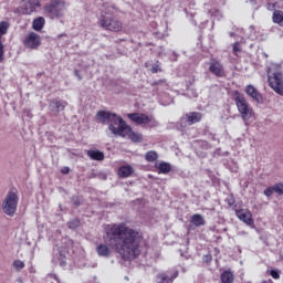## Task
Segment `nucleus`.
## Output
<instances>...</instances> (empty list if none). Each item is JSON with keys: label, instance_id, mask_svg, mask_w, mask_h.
Returning <instances> with one entry per match:
<instances>
[{"label": "nucleus", "instance_id": "nucleus-20", "mask_svg": "<svg viewBox=\"0 0 283 283\" xmlns=\"http://www.w3.org/2000/svg\"><path fill=\"white\" fill-rule=\"evenodd\" d=\"M190 222L191 224H193V227H205L206 224V221L202 214H198V213L191 216Z\"/></svg>", "mask_w": 283, "mask_h": 283}, {"label": "nucleus", "instance_id": "nucleus-18", "mask_svg": "<svg viewBox=\"0 0 283 283\" xmlns=\"http://www.w3.org/2000/svg\"><path fill=\"white\" fill-rule=\"evenodd\" d=\"M43 28H45V18L38 17L36 19L33 20L32 29L35 30V32H41Z\"/></svg>", "mask_w": 283, "mask_h": 283}, {"label": "nucleus", "instance_id": "nucleus-15", "mask_svg": "<svg viewBox=\"0 0 283 283\" xmlns=\"http://www.w3.org/2000/svg\"><path fill=\"white\" fill-rule=\"evenodd\" d=\"M245 94L251 96V98H253V101L256 103H262V94H260V92H258L253 85H248L245 87Z\"/></svg>", "mask_w": 283, "mask_h": 283}, {"label": "nucleus", "instance_id": "nucleus-14", "mask_svg": "<svg viewBox=\"0 0 283 283\" xmlns=\"http://www.w3.org/2000/svg\"><path fill=\"white\" fill-rule=\"evenodd\" d=\"M176 277H178V271L160 272L157 274V283H174Z\"/></svg>", "mask_w": 283, "mask_h": 283}, {"label": "nucleus", "instance_id": "nucleus-19", "mask_svg": "<svg viewBox=\"0 0 283 283\" xmlns=\"http://www.w3.org/2000/svg\"><path fill=\"white\" fill-rule=\"evenodd\" d=\"M86 155L88 158H91V160H105V154L101 150H87Z\"/></svg>", "mask_w": 283, "mask_h": 283}, {"label": "nucleus", "instance_id": "nucleus-28", "mask_svg": "<svg viewBox=\"0 0 283 283\" xmlns=\"http://www.w3.org/2000/svg\"><path fill=\"white\" fill-rule=\"evenodd\" d=\"M274 188V193H277L279 196H283V184L280 182V184H275L273 186Z\"/></svg>", "mask_w": 283, "mask_h": 283}, {"label": "nucleus", "instance_id": "nucleus-7", "mask_svg": "<svg viewBox=\"0 0 283 283\" xmlns=\"http://www.w3.org/2000/svg\"><path fill=\"white\" fill-rule=\"evenodd\" d=\"M127 117L136 125H149V127H158V120L144 113H130L127 115Z\"/></svg>", "mask_w": 283, "mask_h": 283}, {"label": "nucleus", "instance_id": "nucleus-17", "mask_svg": "<svg viewBox=\"0 0 283 283\" xmlns=\"http://www.w3.org/2000/svg\"><path fill=\"white\" fill-rule=\"evenodd\" d=\"M28 6L24 8L23 14H32L36 8H41V1L39 0H28Z\"/></svg>", "mask_w": 283, "mask_h": 283}, {"label": "nucleus", "instance_id": "nucleus-33", "mask_svg": "<svg viewBox=\"0 0 283 283\" xmlns=\"http://www.w3.org/2000/svg\"><path fill=\"white\" fill-rule=\"evenodd\" d=\"M232 50H233V54L235 56H238V51L240 50V42H234L233 46H232Z\"/></svg>", "mask_w": 283, "mask_h": 283}, {"label": "nucleus", "instance_id": "nucleus-23", "mask_svg": "<svg viewBox=\"0 0 283 283\" xmlns=\"http://www.w3.org/2000/svg\"><path fill=\"white\" fill-rule=\"evenodd\" d=\"M272 21L273 23H276L277 25H282L283 23V11L282 10H274L272 14Z\"/></svg>", "mask_w": 283, "mask_h": 283}, {"label": "nucleus", "instance_id": "nucleus-8", "mask_svg": "<svg viewBox=\"0 0 283 283\" xmlns=\"http://www.w3.org/2000/svg\"><path fill=\"white\" fill-rule=\"evenodd\" d=\"M270 87L280 96H283V74L281 72H274L268 75Z\"/></svg>", "mask_w": 283, "mask_h": 283}, {"label": "nucleus", "instance_id": "nucleus-30", "mask_svg": "<svg viewBox=\"0 0 283 283\" xmlns=\"http://www.w3.org/2000/svg\"><path fill=\"white\" fill-rule=\"evenodd\" d=\"M59 260H60V266H65V264H67L65 262V252H63V250H60V258H59Z\"/></svg>", "mask_w": 283, "mask_h": 283}, {"label": "nucleus", "instance_id": "nucleus-1", "mask_svg": "<svg viewBox=\"0 0 283 283\" xmlns=\"http://www.w3.org/2000/svg\"><path fill=\"white\" fill-rule=\"evenodd\" d=\"M103 240L105 243L96 247V253L99 258H109L113 249L120 255L122 260L133 262L143 253L140 249L143 234L134 228H129L125 222L107 224L104 228Z\"/></svg>", "mask_w": 283, "mask_h": 283}, {"label": "nucleus", "instance_id": "nucleus-32", "mask_svg": "<svg viewBox=\"0 0 283 283\" xmlns=\"http://www.w3.org/2000/svg\"><path fill=\"white\" fill-rule=\"evenodd\" d=\"M270 275L273 277V280H280V272L276 270H271Z\"/></svg>", "mask_w": 283, "mask_h": 283}, {"label": "nucleus", "instance_id": "nucleus-21", "mask_svg": "<svg viewBox=\"0 0 283 283\" xmlns=\"http://www.w3.org/2000/svg\"><path fill=\"white\" fill-rule=\"evenodd\" d=\"M221 283H233L235 277L233 276V272L231 270H226L221 273Z\"/></svg>", "mask_w": 283, "mask_h": 283}, {"label": "nucleus", "instance_id": "nucleus-3", "mask_svg": "<svg viewBox=\"0 0 283 283\" xmlns=\"http://www.w3.org/2000/svg\"><path fill=\"white\" fill-rule=\"evenodd\" d=\"M116 12H118V9L115 4L105 7V10L98 17L97 23L99 28L108 32H123V21L114 15Z\"/></svg>", "mask_w": 283, "mask_h": 283}, {"label": "nucleus", "instance_id": "nucleus-37", "mask_svg": "<svg viewBox=\"0 0 283 283\" xmlns=\"http://www.w3.org/2000/svg\"><path fill=\"white\" fill-rule=\"evenodd\" d=\"M61 174H64V175L70 174V167H63V168L61 169Z\"/></svg>", "mask_w": 283, "mask_h": 283}, {"label": "nucleus", "instance_id": "nucleus-6", "mask_svg": "<svg viewBox=\"0 0 283 283\" xmlns=\"http://www.w3.org/2000/svg\"><path fill=\"white\" fill-rule=\"evenodd\" d=\"M19 205V195L14 191H9L2 202V209L7 216H14Z\"/></svg>", "mask_w": 283, "mask_h": 283}, {"label": "nucleus", "instance_id": "nucleus-13", "mask_svg": "<svg viewBox=\"0 0 283 283\" xmlns=\"http://www.w3.org/2000/svg\"><path fill=\"white\" fill-rule=\"evenodd\" d=\"M8 28H10V23H8L7 21L0 22V63H3V56L6 54L3 42H1V39L3 34H8Z\"/></svg>", "mask_w": 283, "mask_h": 283}, {"label": "nucleus", "instance_id": "nucleus-4", "mask_svg": "<svg viewBox=\"0 0 283 283\" xmlns=\"http://www.w3.org/2000/svg\"><path fill=\"white\" fill-rule=\"evenodd\" d=\"M234 103L237 105V109L239 114L241 115L242 120L245 125H249V120L255 116V112H253V107L249 105V102L247 101V97L239 91H234Z\"/></svg>", "mask_w": 283, "mask_h": 283}, {"label": "nucleus", "instance_id": "nucleus-26", "mask_svg": "<svg viewBox=\"0 0 283 283\" xmlns=\"http://www.w3.org/2000/svg\"><path fill=\"white\" fill-rule=\"evenodd\" d=\"M53 105H55V108L57 109V112H63V109H65V107H67V103L63 102L61 99H53Z\"/></svg>", "mask_w": 283, "mask_h": 283}, {"label": "nucleus", "instance_id": "nucleus-11", "mask_svg": "<svg viewBox=\"0 0 283 283\" xmlns=\"http://www.w3.org/2000/svg\"><path fill=\"white\" fill-rule=\"evenodd\" d=\"M202 120V113L198 112H190L186 114L185 117L181 118V123L185 125V127L196 125V123H200Z\"/></svg>", "mask_w": 283, "mask_h": 283}, {"label": "nucleus", "instance_id": "nucleus-40", "mask_svg": "<svg viewBox=\"0 0 283 283\" xmlns=\"http://www.w3.org/2000/svg\"><path fill=\"white\" fill-rule=\"evenodd\" d=\"M153 72H155V73L158 72V69H153Z\"/></svg>", "mask_w": 283, "mask_h": 283}, {"label": "nucleus", "instance_id": "nucleus-9", "mask_svg": "<svg viewBox=\"0 0 283 283\" xmlns=\"http://www.w3.org/2000/svg\"><path fill=\"white\" fill-rule=\"evenodd\" d=\"M23 45L28 50H39L41 48V35L35 32H30L23 40Z\"/></svg>", "mask_w": 283, "mask_h": 283}, {"label": "nucleus", "instance_id": "nucleus-27", "mask_svg": "<svg viewBox=\"0 0 283 283\" xmlns=\"http://www.w3.org/2000/svg\"><path fill=\"white\" fill-rule=\"evenodd\" d=\"M69 229H78L81 227V219L75 218L67 222Z\"/></svg>", "mask_w": 283, "mask_h": 283}, {"label": "nucleus", "instance_id": "nucleus-31", "mask_svg": "<svg viewBox=\"0 0 283 283\" xmlns=\"http://www.w3.org/2000/svg\"><path fill=\"white\" fill-rule=\"evenodd\" d=\"M273 193H275V190H274L273 186H272V187H268V188L264 190V196H266V198H271V196H272Z\"/></svg>", "mask_w": 283, "mask_h": 283}, {"label": "nucleus", "instance_id": "nucleus-2", "mask_svg": "<svg viewBox=\"0 0 283 283\" xmlns=\"http://www.w3.org/2000/svg\"><path fill=\"white\" fill-rule=\"evenodd\" d=\"M96 118L102 123V125L111 123L108 129L115 136H122V138H125L126 136H129V132H132V127L127 126V124H125V119L116 115V113L98 111Z\"/></svg>", "mask_w": 283, "mask_h": 283}, {"label": "nucleus", "instance_id": "nucleus-38", "mask_svg": "<svg viewBox=\"0 0 283 283\" xmlns=\"http://www.w3.org/2000/svg\"><path fill=\"white\" fill-rule=\"evenodd\" d=\"M75 76H77L78 81H81L83 77L81 76V74L78 73V70L74 71Z\"/></svg>", "mask_w": 283, "mask_h": 283}, {"label": "nucleus", "instance_id": "nucleus-10", "mask_svg": "<svg viewBox=\"0 0 283 283\" xmlns=\"http://www.w3.org/2000/svg\"><path fill=\"white\" fill-rule=\"evenodd\" d=\"M209 72L217 76L218 78H222L224 76V65L220 63V61L216 59L210 60V66H209Z\"/></svg>", "mask_w": 283, "mask_h": 283}, {"label": "nucleus", "instance_id": "nucleus-29", "mask_svg": "<svg viewBox=\"0 0 283 283\" xmlns=\"http://www.w3.org/2000/svg\"><path fill=\"white\" fill-rule=\"evenodd\" d=\"M13 266L17 271H21V269H25V263H23L21 260H15L13 262Z\"/></svg>", "mask_w": 283, "mask_h": 283}, {"label": "nucleus", "instance_id": "nucleus-16", "mask_svg": "<svg viewBox=\"0 0 283 283\" xmlns=\"http://www.w3.org/2000/svg\"><path fill=\"white\" fill-rule=\"evenodd\" d=\"M133 175H134V167H132L130 165L120 166L117 169L118 178H129V176H133Z\"/></svg>", "mask_w": 283, "mask_h": 283}, {"label": "nucleus", "instance_id": "nucleus-24", "mask_svg": "<svg viewBox=\"0 0 283 283\" xmlns=\"http://www.w3.org/2000/svg\"><path fill=\"white\" fill-rule=\"evenodd\" d=\"M128 138L133 143H143V134L136 133L133 129H130V132L128 133Z\"/></svg>", "mask_w": 283, "mask_h": 283}, {"label": "nucleus", "instance_id": "nucleus-12", "mask_svg": "<svg viewBox=\"0 0 283 283\" xmlns=\"http://www.w3.org/2000/svg\"><path fill=\"white\" fill-rule=\"evenodd\" d=\"M235 216L241 220V222H244V224H248V227H251L253 224V213H251V210L249 209H240L235 210Z\"/></svg>", "mask_w": 283, "mask_h": 283}, {"label": "nucleus", "instance_id": "nucleus-22", "mask_svg": "<svg viewBox=\"0 0 283 283\" xmlns=\"http://www.w3.org/2000/svg\"><path fill=\"white\" fill-rule=\"evenodd\" d=\"M156 169H158V174H169L171 171V165L166 161H161L156 164Z\"/></svg>", "mask_w": 283, "mask_h": 283}, {"label": "nucleus", "instance_id": "nucleus-5", "mask_svg": "<svg viewBox=\"0 0 283 283\" xmlns=\"http://www.w3.org/2000/svg\"><path fill=\"white\" fill-rule=\"evenodd\" d=\"M44 11L49 14L50 19H61L63 12H65V1L52 0L44 6Z\"/></svg>", "mask_w": 283, "mask_h": 283}, {"label": "nucleus", "instance_id": "nucleus-25", "mask_svg": "<svg viewBox=\"0 0 283 283\" xmlns=\"http://www.w3.org/2000/svg\"><path fill=\"white\" fill-rule=\"evenodd\" d=\"M145 160L147 163H156V160H158V153H156L155 150H149L145 154Z\"/></svg>", "mask_w": 283, "mask_h": 283}, {"label": "nucleus", "instance_id": "nucleus-35", "mask_svg": "<svg viewBox=\"0 0 283 283\" xmlns=\"http://www.w3.org/2000/svg\"><path fill=\"white\" fill-rule=\"evenodd\" d=\"M203 260L207 264L211 263V261L213 260V256H211V254H207L203 256Z\"/></svg>", "mask_w": 283, "mask_h": 283}, {"label": "nucleus", "instance_id": "nucleus-34", "mask_svg": "<svg viewBox=\"0 0 283 283\" xmlns=\"http://www.w3.org/2000/svg\"><path fill=\"white\" fill-rule=\"evenodd\" d=\"M72 200H73V205H75V207H80L81 206V200L78 199L77 196L73 197Z\"/></svg>", "mask_w": 283, "mask_h": 283}, {"label": "nucleus", "instance_id": "nucleus-36", "mask_svg": "<svg viewBox=\"0 0 283 283\" xmlns=\"http://www.w3.org/2000/svg\"><path fill=\"white\" fill-rule=\"evenodd\" d=\"M277 6V3H271V2H269L268 3V6H266V8H268V10H275V7Z\"/></svg>", "mask_w": 283, "mask_h": 283}, {"label": "nucleus", "instance_id": "nucleus-39", "mask_svg": "<svg viewBox=\"0 0 283 283\" xmlns=\"http://www.w3.org/2000/svg\"><path fill=\"white\" fill-rule=\"evenodd\" d=\"M261 283H273V280L269 279V280H264Z\"/></svg>", "mask_w": 283, "mask_h": 283}]
</instances>
